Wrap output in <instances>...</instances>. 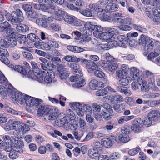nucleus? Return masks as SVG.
Here are the masks:
<instances>
[{
    "instance_id": "a878e982",
    "label": "nucleus",
    "mask_w": 160,
    "mask_h": 160,
    "mask_svg": "<svg viewBox=\"0 0 160 160\" xmlns=\"http://www.w3.org/2000/svg\"><path fill=\"white\" fill-rule=\"evenodd\" d=\"M89 8L91 12H101L102 9L99 8L98 5L97 3L90 4L89 6Z\"/></svg>"
},
{
    "instance_id": "0eeeda50",
    "label": "nucleus",
    "mask_w": 160,
    "mask_h": 160,
    "mask_svg": "<svg viewBox=\"0 0 160 160\" xmlns=\"http://www.w3.org/2000/svg\"><path fill=\"white\" fill-rule=\"evenodd\" d=\"M154 75V74L148 70H146L143 73V76L142 79H139L138 83L141 85L143 82H145L153 87L155 82Z\"/></svg>"
},
{
    "instance_id": "774afa93",
    "label": "nucleus",
    "mask_w": 160,
    "mask_h": 160,
    "mask_svg": "<svg viewBox=\"0 0 160 160\" xmlns=\"http://www.w3.org/2000/svg\"><path fill=\"white\" fill-rule=\"evenodd\" d=\"M8 80L5 76L0 72V83L2 84L3 85L7 84Z\"/></svg>"
},
{
    "instance_id": "6ab92c4d",
    "label": "nucleus",
    "mask_w": 160,
    "mask_h": 160,
    "mask_svg": "<svg viewBox=\"0 0 160 160\" xmlns=\"http://www.w3.org/2000/svg\"><path fill=\"white\" fill-rule=\"evenodd\" d=\"M150 41V38L144 34L141 35L140 38L139 40V43L142 46H146Z\"/></svg>"
},
{
    "instance_id": "39448f33",
    "label": "nucleus",
    "mask_w": 160,
    "mask_h": 160,
    "mask_svg": "<svg viewBox=\"0 0 160 160\" xmlns=\"http://www.w3.org/2000/svg\"><path fill=\"white\" fill-rule=\"evenodd\" d=\"M71 107L76 108L77 114L80 117L83 116L84 113H92V107L88 104L82 105L79 102H73L72 103Z\"/></svg>"
},
{
    "instance_id": "680f3d73",
    "label": "nucleus",
    "mask_w": 160,
    "mask_h": 160,
    "mask_svg": "<svg viewBox=\"0 0 160 160\" xmlns=\"http://www.w3.org/2000/svg\"><path fill=\"white\" fill-rule=\"evenodd\" d=\"M45 128L48 132V133L53 137H56L54 133L53 132L54 128L52 126L49 125H46L45 126Z\"/></svg>"
},
{
    "instance_id": "f03ea898",
    "label": "nucleus",
    "mask_w": 160,
    "mask_h": 160,
    "mask_svg": "<svg viewBox=\"0 0 160 160\" xmlns=\"http://www.w3.org/2000/svg\"><path fill=\"white\" fill-rule=\"evenodd\" d=\"M38 114L46 115L49 120H55L59 112L58 109L55 107L48 105H41L37 111Z\"/></svg>"
},
{
    "instance_id": "412c9836",
    "label": "nucleus",
    "mask_w": 160,
    "mask_h": 160,
    "mask_svg": "<svg viewBox=\"0 0 160 160\" xmlns=\"http://www.w3.org/2000/svg\"><path fill=\"white\" fill-rule=\"evenodd\" d=\"M139 70L136 69H133L131 73L129 76L130 79L132 80H137L138 82V80L139 79H142V77H139Z\"/></svg>"
},
{
    "instance_id": "4c0bfd02",
    "label": "nucleus",
    "mask_w": 160,
    "mask_h": 160,
    "mask_svg": "<svg viewBox=\"0 0 160 160\" xmlns=\"http://www.w3.org/2000/svg\"><path fill=\"white\" fill-rule=\"evenodd\" d=\"M131 130V127L127 125H125L121 128V132L122 133L128 135L130 133Z\"/></svg>"
},
{
    "instance_id": "f3484780",
    "label": "nucleus",
    "mask_w": 160,
    "mask_h": 160,
    "mask_svg": "<svg viewBox=\"0 0 160 160\" xmlns=\"http://www.w3.org/2000/svg\"><path fill=\"white\" fill-rule=\"evenodd\" d=\"M127 75H122L121 76L117 75L118 78H120L119 83L121 85L126 86L129 83V80L131 79L129 76L127 77Z\"/></svg>"
},
{
    "instance_id": "338daca9",
    "label": "nucleus",
    "mask_w": 160,
    "mask_h": 160,
    "mask_svg": "<svg viewBox=\"0 0 160 160\" xmlns=\"http://www.w3.org/2000/svg\"><path fill=\"white\" fill-rule=\"evenodd\" d=\"M92 114L87 113L86 116V119L88 122L89 123H92L94 120V119L92 116Z\"/></svg>"
},
{
    "instance_id": "49530a36",
    "label": "nucleus",
    "mask_w": 160,
    "mask_h": 160,
    "mask_svg": "<svg viewBox=\"0 0 160 160\" xmlns=\"http://www.w3.org/2000/svg\"><path fill=\"white\" fill-rule=\"evenodd\" d=\"M160 94L158 93H150L144 95V98L148 99H152L158 97Z\"/></svg>"
},
{
    "instance_id": "cd10ccee",
    "label": "nucleus",
    "mask_w": 160,
    "mask_h": 160,
    "mask_svg": "<svg viewBox=\"0 0 160 160\" xmlns=\"http://www.w3.org/2000/svg\"><path fill=\"white\" fill-rule=\"evenodd\" d=\"M4 42V40H3ZM4 45L5 47H8L10 48H13L17 45L16 40L14 38H12L8 42L5 41H4Z\"/></svg>"
},
{
    "instance_id": "ddd939ff",
    "label": "nucleus",
    "mask_w": 160,
    "mask_h": 160,
    "mask_svg": "<svg viewBox=\"0 0 160 160\" xmlns=\"http://www.w3.org/2000/svg\"><path fill=\"white\" fill-rule=\"evenodd\" d=\"M82 64L86 65L87 67L89 69L88 71L90 73L99 68L97 64L92 60L84 59L83 60H82Z\"/></svg>"
},
{
    "instance_id": "69168bd1",
    "label": "nucleus",
    "mask_w": 160,
    "mask_h": 160,
    "mask_svg": "<svg viewBox=\"0 0 160 160\" xmlns=\"http://www.w3.org/2000/svg\"><path fill=\"white\" fill-rule=\"evenodd\" d=\"M0 94L2 96H5L8 94L7 87L5 86L2 85L0 86Z\"/></svg>"
},
{
    "instance_id": "6e6d98bb",
    "label": "nucleus",
    "mask_w": 160,
    "mask_h": 160,
    "mask_svg": "<svg viewBox=\"0 0 160 160\" xmlns=\"http://www.w3.org/2000/svg\"><path fill=\"white\" fill-rule=\"evenodd\" d=\"M38 2L41 5H44L45 7L47 5H51L52 3V0H38Z\"/></svg>"
},
{
    "instance_id": "aec40b11",
    "label": "nucleus",
    "mask_w": 160,
    "mask_h": 160,
    "mask_svg": "<svg viewBox=\"0 0 160 160\" xmlns=\"http://www.w3.org/2000/svg\"><path fill=\"white\" fill-rule=\"evenodd\" d=\"M30 102V104L28 106L30 107L34 106L36 108H38V106L42 102V101L41 99L33 98Z\"/></svg>"
},
{
    "instance_id": "58836bf2",
    "label": "nucleus",
    "mask_w": 160,
    "mask_h": 160,
    "mask_svg": "<svg viewBox=\"0 0 160 160\" xmlns=\"http://www.w3.org/2000/svg\"><path fill=\"white\" fill-rule=\"evenodd\" d=\"M49 6L47 5L46 7L45 6L43 11H46L48 13L51 14L55 12L56 9L55 7L53 5Z\"/></svg>"
},
{
    "instance_id": "7ed1b4c3",
    "label": "nucleus",
    "mask_w": 160,
    "mask_h": 160,
    "mask_svg": "<svg viewBox=\"0 0 160 160\" xmlns=\"http://www.w3.org/2000/svg\"><path fill=\"white\" fill-rule=\"evenodd\" d=\"M94 28L93 34L94 36L103 40H107L112 38L114 35L118 33L117 30L112 28L110 29L107 32H102L103 28L100 26L95 25Z\"/></svg>"
},
{
    "instance_id": "1a4fd4ad",
    "label": "nucleus",
    "mask_w": 160,
    "mask_h": 160,
    "mask_svg": "<svg viewBox=\"0 0 160 160\" xmlns=\"http://www.w3.org/2000/svg\"><path fill=\"white\" fill-rule=\"evenodd\" d=\"M14 30V28L12 27L11 25L8 22H0V32H6L7 33L8 32V34L12 37V38H14L16 36Z\"/></svg>"
},
{
    "instance_id": "2f4dec72",
    "label": "nucleus",
    "mask_w": 160,
    "mask_h": 160,
    "mask_svg": "<svg viewBox=\"0 0 160 160\" xmlns=\"http://www.w3.org/2000/svg\"><path fill=\"white\" fill-rule=\"evenodd\" d=\"M17 39L18 42L20 44L23 45H26L28 39L25 35L21 34L18 35L17 36Z\"/></svg>"
},
{
    "instance_id": "9d476101",
    "label": "nucleus",
    "mask_w": 160,
    "mask_h": 160,
    "mask_svg": "<svg viewBox=\"0 0 160 160\" xmlns=\"http://www.w3.org/2000/svg\"><path fill=\"white\" fill-rule=\"evenodd\" d=\"M12 149L15 152L22 153L24 144L22 140L19 138H12Z\"/></svg>"
},
{
    "instance_id": "2eb2a0df",
    "label": "nucleus",
    "mask_w": 160,
    "mask_h": 160,
    "mask_svg": "<svg viewBox=\"0 0 160 160\" xmlns=\"http://www.w3.org/2000/svg\"><path fill=\"white\" fill-rule=\"evenodd\" d=\"M118 40L120 42L118 43V46L124 48H126L128 45L129 38L128 37L127 34V36L123 35L118 36L117 37Z\"/></svg>"
},
{
    "instance_id": "393cba45",
    "label": "nucleus",
    "mask_w": 160,
    "mask_h": 160,
    "mask_svg": "<svg viewBox=\"0 0 160 160\" xmlns=\"http://www.w3.org/2000/svg\"><path fill=\"white\" fill-rule=\"evenodd\" d=\"M12 68H13L16 71H17L21 73L23 75H26L28 72V70L25 69L22 67L20 65H15V66L14 65H12Z\"/></svg>"
},
{
    "instance_id": "f8f14e48",
    "label": "nucleus",
    "mask_w": 160,
    "mask_h": 160,
    "mask_svg": "<svg viewBox=\"0 0 160 160\" xmlns=\"http://www.w3.org/2000/svg\"><path fill=\"white\" fill-rule=\"evenodd\" d=\"M68 69L62 64L58 65V75L61 79H64L69 76Z\"/></svg>"
},
{
    "instance_id": "bb28decb",
    "label": "nucleus",
    "mask_w": 160,
    "mask_h": 160,
    "mask_svg": "<svg viewBox=\"0 0 160 160\" xmlns=\"http://www.w3.org/2000/svg\"><path fill=\"white\" fill-rule=\"evenodd\" d=\"M142 85L141 87V90L143 92H148L150 89V88H152V86L149 85H148V84L145 83V82H143L141 83ZM154 88H153V89L154 91H157L158 89L157 87L155 86Z\"/></svg>"
},
{
    "instance_id": "4d7b16f0",
    "label": "nucleus",
    "mask_w": 160,
    "mask_h": 160,
    "mask_svg": "<svg viewBox=\"0 0 160 160\" xmlns=\"http://www.w3.org/2000/svg\"><path fill=\"white\" fill-rule=\"evenodd\" d=\"M75 75L72 76L70 78V80L72 82H75V80L76 79H78V78H81V77L83 76V73L81 71L82 74L80 75V73H78V72H74Z\"/></svg>"
},
{
    "instance_id": "052dcab7",
    "label": "nucleus",
    "mask_w": 160,
    "mask_h": 160,
    "mask_svg": "<svg viewBox=\"0 0 160 160\" xmlns=\"http://www.w3.org/2000/svg\"><path fill=\"white\" fill-rule=\"evenodd\" d=\"M112 113H111L109 112L104 111H102L101 114L103 118L107 120H109L112 117Z\"/></svg>"
},
{
    "instance_id": "72a5a7b5",
    "label": "nucleus",
    "mask_w": 160,
    "mask_h": 160,
    "mask_svg": "<svg viewBox=\"0 0 160 160\" xmlns=\"http://www.w3.org/2000/svg\"><path fill=\"white\" fill-rule=\"evenodd\" d=\"M113 141L110 138H103L102 140V142L105 147L108 148L112 145Z\"/></svg>"
},
{
    "instance_id": "473e14b6",
    "label": "nucleus",
    "mask_w": 160,
    "mask_h": 160,
    "mask_svg": "<svg viewBox=\"0 0 160 160\" xmlns=\"http://www.w3.org/2000/svg\"><path fill=\"white\" fill-rule=\"evenodd\" d=\"M66 118L69 119V120H73L75 118V114L73 112L71 109H68L66 111L65 113Z\"/></svg>"
},
{
    "instance_id": "5fc2aeb1",
    "label": "nucleus",
    "mask_w": 160,
    "mask_h": 160,
    "mask_svg": "<svg viewBox=\"0 0 160 160\" xmlns=\"http://www.w3.org/2000/svg\"><path fill=\"white\" fill-rule=\"evenodd\" d=\"M159 55L158 53L156 52H150L147 56V59L152 61L154 58Z\"/></svg>"
},
{
    "instance_id": "13d9d810",
    "label": "nucleus",
    "mask_w": 160,
    "mask_h": 160,
    "mask_svg": "<svg viewBox=\"0 0 160 160\" xmlns=\"http://www.w3.org/2000/svg\"><path fill=\"white\" fill-rule=\"evenodd\" d=\"M131 129L135 133H138L142 131V127L139 125H136L135 124L133 123L131 127Z\"/></svg>"
},
{
    "instance_id": "864d4df0",
    "label": "nucleus",
    "mask_w": 160,
    "mask_h": 160,
    "mask_svg": "<svg viewBox=\"0 0 160 160\" xmlns=\"http://www.w3.org/2000/svg\"><path fill=\"white\" fill-rule=\"evenodd\" d=\"M98 84V81L97 80L92 78L89 83V85L91 89H96V87H97Z\"/></svg>"
},
{
    "instance_id": "09e8293b",
    "label": "nucleus",
    "mask_w": 160,
    "mask_h": 160,
    "mask_svg": "<svg viewBox=\"0 0 160 160\" xmlns=\"http://www.w3.org/2000/svg\"><path fill=\"white\" fill-rule=\"evenodd\" d=\"M27 38L33 42H38V40H40L38 36L33 33H31L27 36Z\"/></svg>"
},
{
    "instance_id": "79ce46f5",
    "label": "nucleus",
    "mask_w": 160,
    "mask_h": 160,
    "mask_svg": "<svg viewBox=\"0 0 160 160\" xmlns=\"http://www.w3.org/2000/svg\"><path fill=\"white\" fill-rule=\"evenodd\" d=\"M4 44L0 45V56H4V58H6V56H8V51L3 48H5Z\"/></svg>"
},
{
    "instance_id": "a211bd4d",
    "label": "nucleus",
    "mask_w": 160,
    "mask_h": 160,
    "mask_svg": "<svg viewBox=\"0 0 160 160\" xmlns=\"http://www.w3.org/2000/svg\"><path fill=\"white\" fill-rule=\"evenodd\" d=\"M148 116L152 121H156L160 118V113L157 110H152L148 113Z\"/></svg>"
},
{
    "instance_id": "423d86ee",
    "label": "nucleus",
    "mask_w": 160,
    "mask_h": 160,
    "mask_svg": "<svg viewBox=\"0 0 160 160\" xmlns=\"http://www.w3.org/2000/svg\"><path fill=\"white\" fill-rule=\"evenodd\" d=\"M147 16L151 18L155 24H160V8L155 7L152 8H149L145 9Z\"/></svg>"
},
{
    "instance_id": "e2e57ef3",
    "label": "nucleus",
    "mask_w": 160,
    "mask_h": 160,
    "mask_svg": "<svg viewBox=\"0 0 160 160\" xmlns=\"http://www.w3.org/2000/svg\"><path fill=\"white\" fill-rule=\"evenodd\" d=\"M3 140L5 145L9 146L10 143H12V139L8 135H5L3 137Z\"/></svg>"
},
{
    "instance_id": "f257e3e1",
    "label": "nucleus",
    "mask_w": 160,
    "mask_h": 160,
    "mask_svg": "<svg viewBox=\"0 0 160 160\" xmlns=\"http://www.w3.org/2000/svg\"><path fill=\"white\" fill-rule=\"evenodd\" d=\"M6 17L8 21H10L11 24L14 26L18 32L23 33L29 30V28L28 26L20 23L23 20L24 18L22 13L20 9H17L11 14H7Z\"/></svg>"
},
{
    "instance_id": "dca6fc26",
    "label": "nucleus",
    "mask_w": 160,
    "mask_h": 160,
    "mask_svg": "<svg viewBox=\"0 0 160 160\" xmlns=\"http://www.w3.org/2000/svg\"><path fill=\"white\" fill-rule=\"evenodd\" d=\"M130 139V138L128 135L121 133L118 138H115L114 140L118 142H122L125 143L128 142Z\"/></svg>"
},
{
    "instance_id": "37998d69",
    "label": "nucleus",
    "mask_w": 160,
    "mask_h": 160,
    "mask_svg": "<svg viewBox=\"0 0 160 160\" xmlns=\"http://www.w3.org/2000/svg\"><path fill=\"white\" fill-rule=\"evenodd\" d=\"M76 82L75 86L77 87H80L84 86L85 84L84 80L81 78H78V79L75 80Z\"/></svg>"
},
{
    "instance_id": "a19ab883",
    "label": "nucleus",
    "mask_w": 160,
    "mask_h": 160,
    "mask_svg": "<svg viewBox=\"0 0 160 160\" xmlns=\"http://www.w3.org/2000/svg\"><path fill=\"white\" fill-rule=\"evenodd\" d=\"M36 23L42 28H46L48 27L45 20L43 18H39L36 19Z\"/></svg>"
},
{
    "instance_id": "4be33fe9",
    "label": "nucleus",
    "mask_w": 160,
    "mask_h": 160,
    "mask_svg": "<svg viewBox=\"0 0 160 160\" xmlns=\"http://www.w3.org/2000/svg\"><path fill=\"white\" fill-rule=\"evenodd\" d=\"M128 69V65L125 64L122 65L121 67L120 70L117 71V75L121 76L123 74V75H127Z\"/></svg>"
},
{
    "instance_id": "7c9ffc66",
    "label": "nucleus",
    "mask_w": 160,
    "mask_h": 160,
    "mask_svg": "<svg viewBox=\"0 0 160 160\" xmlns=\"http://www.w3.org/2000/svg\"><path fill=\"white\" fill-rule=\"evenodd\" d=\"M68 120L67 119L65 121H62L61 124L62 125L67 124V125L69 126L70 128L72 130H75L78 127L77 122H73L71 123H69L68 122Z\"/></svg>"
},
{
    "instance_id": "b1692460",
    "label": "nucleus",
    "mask_w": 160,
    "mask_h": 160,
    "mask_svg": "<svg viewBox=\"0 0 160 160\" xmlns=\"http://www.w3.org/2000/svg\"><path fill=\"white\" fill-rule=\"evenodd\" d=\"M118 9L116 4L113 3H109L106 6V9L107 12H115Z\"/></svg>"
},
{
    "instance_id": "c03bdc74",
    "label": "nucleus",
    "mask_w": 160,
    "mask_h": 160,
    "mask_svg": "<svg viewBox=\"0 0 160 160\" xmlns=\"http://www.w3.org/2000/svg\"><path fill=\"white\" fill-rule=\"evenodd\" d=\"M94 74L97 78H103L105 76V74L100 69H96L94 70Z\"/></svg>"
},
{
    "instance_id": "e433bc0d",
    "label": "nucleus",
    "mask_w": 160,
    "mask_h": 160,
    "mask_svg": "<svg viewBox=\"0 0 160 160\" xmlns=\"http://www.w3.org/2000/svg\"><path fill=\"white\" fill-rule=\"evenodd\" d=\"M79 12L82 15L87 17H90L92 15V13L89 8H86L85 9H82Z\"/></svg>"
},
{
    "instance_id": "c756f323",
    "label": "nucleus",
    "mask_w": 160,
    "mask_h": 160,
    "mask_svg": "<svg viewBox=\"0 0 160 160\" xmlns=\"http://www.w3.org/2000/svg\"><path fill=\"white\" fill-rule=\"evenodd\" d=\"M74 17L70 15L65 14V16L63 18L64 20L67 23L71 24L72 25H75V20L74 19Z\"/></svg>"
},
{
    "instance_id": "20e7f679",
    "label": "nucleus",
    "mask_w": 160,
    "mask_h": 160,
    "mask_svg": "<svg viewBox=\"0 0 160 160\" xmlns=\"http://www.w3.org/2000/svg\"><path fill=\"white\" fill-rule=\"evenodd\" d=\"M106 58L107 61H102L101 64V66L104 69L114 72L118 68V65L114 62L115 58L108 53L106 54Z\"/></svg>"
},
{
    "instance_id": "f704fd0d",
    "label": "nucleus",
    "mask_w": 160,
    "mask_h": 160,
    "mask_svg": "<svg viewBox=\"0 0 160 160\" xmlns=\"http://www.w3.org/2000/svg\"><path fill=\"white\" fill-rule=\"evenodd\" d=\"M13 122L11 120H9L8 122L2 126V128L6 131H9L12 129Z\"/></svg>"
},
{
    "instance_id": "9b49d317",
    "label": "nucleus",
    "mask_w": 160,
    "mask_h": 160,
    "mask_svg": "<svg viewBox=\"0 0 160 160\" xmlns=\"http://www.w3.org/2000/svg\"><path fill=\"white\" fill-rule=\"evenodd\" d=\"M33 73L32 75V77L36 79L39 82H42L43 81L44 76L45 75L46 72L43 71L42 72H40V69L38 67L32 69Z\"/></svg>"
},
{
    "instance_id": "3c124183",
    "label": "nucleus",
    "mask_w": 160,
    "mask_h": 160,
    "mask_svg": "<svg viewBox=\"0 0 160 160\" xmlns=\"http://www.w3.org/2000/svg\"><path fill=\"white\" fill-rule=\"evenodd\" d=\"M27 15L29 18L35 19L37 18L36 12L33 11H30L27 12Z\"/></svg>"
},
{
    "instance_id": "a18cd8bd",
    "label": "nucleus",
    "mask_w": 160,
    "mask_h": 160,
    "mask_svg": "<svg viewBox=\"0 0 160 160\" xmlns=\"http://www.w3.org/2000/svg\"><path fill=\"white\" fill-rule=\"evenodd\" d=\"M102 106L103 109L102 110V111L109 112L111 113H113V111L112 109V107L109 104L107 103H103Z\"/></svg>"
},
{
    "instance_id": "c85d7f7f",
    "label": "nucleus",
    "mask_w": 160,
    "mask_h": 160,
    "mask_svg": "<svg viewBox=\"0 0 160 160\" xmlns=\"http://www.w3.org/2000/svg\"><path fill=\"white\" fill-rule=\"evenodd\" d=\"M15 99L20 103H23L24 101L25 95L19 92H17L15 93Z\"/></svg>"
},
{
    "instance_id": "de8ad7c7",
    "label": "nucleus",
    "mask_w": 160,
    "mask_h": 160,
    "mask_svg": "<svg viewBox=\"0 0 160 160\" xmlns=\"http://www.w3.org/2000/svg\"><path fill=\"white\" fill-rule=\"evenodd\" d=\"M113 108L116 112L120 113L123 110L122 105V104H114L113 106Z\"/></svg>"
},
{
    "instance_id": "bf43d9fd",
    "label": "nucleus",
    "mask_w": 160,
    "mask_h": 160,
    "mask_svg": "<svg viewBox=\"0 0 160 160\" xmlns=\"http://www.w3.org/2000/svg\"><path fill=\"white\" fill-rule=\"evenodd\" d=\"M133 123L137 125H139L141 127H142L144 125V121L143 120L140 118H137L133 121Z\"/></svg>"
},
{
    "instance_id": "ea45409f",
    "label": "nucleus",
    "mask_w": 160,
    "mask_h": 160,
    "mask_svg": "<svg viewBox=\"0 0 160 160\" xmlns=\"http://www.w3.org/2000/svg\"><path fill=\"white\" fill-rule=\"evenodd\" d=\"M0 148L8 152H10L11 150V148L10 146L5 145L3 141L1 139H0Z\"/></svg>"
},
{
    "instance_id": "603ef678",
    "label": "nucleus",
    "mask_w": 160,
    "mask_h": 160,
    "mask_svg": "<svg viewBox=\"0 0 160 160\" xmlns=\"http://www.w3.org/2000/svg\"><path fill=\"white\" fill-rule=\"evenodd\" d=\"M112 99L114 102H121L123 101V98L121 95H116L113 96L112 98Z\"/></svg>"
},
{
    "instance_id": "c9c22d12",
    "label": "nucleus",
    "mask_w": 160,
    "mask_h": 160,
    "mask_svg": "<svg viewBox=\"0 0 160 160\" xmlns=\"http://www.w3.org/2000/svg\"><path fill=\"white\" fill-rule=\"evenodd\" d=\"M71 68L73 69V73H81V74L79 75L80 76L82 74L81 70L80 69L79 65L78 64L75 63H72L71 65Z\"/></svg>"
},
{
    "instance_id": "6e6552de",
    "label": "nucleus",
    "mask_w": 160,
    "mask_h": 160,
    "mask_svg": "<svg viewBox=\"0 0 160 160\" xmlns=\"http://www.w3.org/2000/svg\"><path fill=\"white\" fill-rule=\"evenodd\" d=\"M92 146L93 148L88 150V154L91 158L97 160L99 153H101L102 148L101 145L98 143H94V145H92Z\"/></svg>"
},
{
    "instance_id": "5701e85b",
    "label": "nucleus",
    "mask_w": 160,
    "mask_h": 160,
    "mask_svg": "<svg viewBox=\"0 0 160 160\" xmlns=\"http://www.w3.org/2000/svg\"><path fill=\"white\" fill-rule=\"evenodd\" d=\"M24 124L20 121H16L13 122V128L15 130L22 131L23 130Z\"/></svg>"
},
{
    "instance_id": "8fccbe9b",
    "label": "nucleus",
    "mask_w": 160,
    "mask_h": 160,
    "mask_svg": "<svg viewBox=\"0 0 160 160\" xmlns=\"http://www.w3.org/2000/svg\"><path fill=\"white\" fill-rule=\"evenodd\" d=\"M85 28L88 30V32H91L93 31L94 28H95V25L92 24L91 22H88L85 25Z\"/></svg>"
},
{
    "instance_id": "0e129e2a",
    "label": "nucleus",
    "mask_w": 160,
    "mask_h": 160,
    "mask_svg": "<svg viewBox=\"0 0 160 160\" xmlns=\"http://www.w3.org/2000/svg\"><path fill=\"white\" fill-rule=\"evenodd\" d=\"M118 28L119 30L124 31H130L131 29V27L127 25H121Z\"/></svg>"
},
{
    "instance_id": "4468645a",
    "label": "nucleus",
    "mask_w": 160,
    "mask_h": 160,
    "mask_svg": "<svg viewBox=\"0 0 160 160\" xmlns=\"http://www.w3.org/2000/svg\"><path fill=\"white\" fill-rule=\"evenodd\" d=\"M73 3H74L78 7H75L73 4H70L68 6V8L74 10L76 11H80L85 7L84 3L82 0H76Z\"/></svg>"
}]
</instances>
